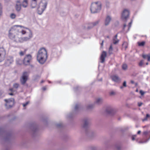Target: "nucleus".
Wrapping results in <instances>:
<instances>
[{"instance_id":"nucleus-1","label":"nucleus","mask_w":150,"mask_h":150,"mask_svg":"<svg viewBox=\"0 0 150 150\" xmlns=\"http://www.w3.org/2000/svg\"><path fill=\"white\" fill-rule=\"evenodd\" d=\"M25 29H28L22 26L15 25L12 26L9 31L8 36L12 40L16 42L27 41L32 37V32L30 30L28 33V36L22 38V35L26 32Z\"/></svg>"},{"instance_id":"nucleus-2","label":"nucleus","mask_w":150,"mask_h":150,"mask_svg":"<svg viewBox=\"0 0 150 150\" xmlns=\"http://www.w3.org/2000/svg\"><path fill=\"white\" fill-rule=\"evenodd\" d=\"M37 60L40 64H44L47 58V52L44 48H40L38 51L37 56Z\"/></svg>"},{"instance_id":"nucleus-3","label":"nucleus","mask_w":150,"mask_h":150,"mask_svg":"<svg viewBox=\"0 0 150 150\" xmlns=\"http://www.w3.org/2000/svg\"><path fill=\"white\" fill-rule=\"evenodd\" d=\"M101 4L99 1L92 3L91 4L90 8L92 13H95L99 12L101 10Z\"/></svg>"},{"instance_id":"nucleus-4","label":"nucleus","mask_w":150,"mask_h":150,"mask_svg":"<svg viewBox=\"0 0 150 150\" xmlns=\"http://www.w3.org/2000/svg\"><path fill=\"white\" fill-rule=\"evenodd\" d=\"M37 12L38 14H41L46 8L47 3L45 1H40L38 2Z\"/></svg>"},{"instance_id":"nucleus-5","label":"nucleus","mask_w":150,"mask_h":150,"mask_svg":"<svg viewBox=\"0 0 150 150\" xmlns=\"http://www.w3.org/2000/svg\"><path fill=\"white\" fill-rule=\"evenodd\" d=\"M6 103L5 106L7 108H9L12 107L14 105V100L13 98H11L8 99L4 100Z\"/></svg>"},{"instance_id":"nucleus-6","label":"nucleus","mask_w":150,"mask_h":150,"mask_svg":"<svg viewBox=\"0 0 150 150\" xmlns=\"http://www.w3.org/2000/svg\"><path fill=\"white\" fill-rule=\"evenodd\" d=\"M32 60V56L30 54H27L25 56L23 59V63L25 65H29L30 64Z\"/></svg>"},{"instance_id":"nucleus-7","label":"nucleus","mask_w":150,"mask_h":150,"mask_svg":"<svg viewBox=\"0 0 150 150\" xmlns=\"http://www.w3.org/2000/svg\"><path fill=\"white\" fill-rule=\"evenodd\" d=\"M6 55V51L3 47H0V62L5 59Z\"/></svg>"},{"instance_id":"nucleus-8","label":"nucleus","mask_w":150,"mask_h":150,"mask_svg":"<svg viewBox=\"0 0 150 150\" xmlns=\"http://www.w3.org/2000/svg\"><path fill=\"white\" fill-rule=\"evenodd\" d=\"M28 74L26 72H24L23 73L22 76L21 78L20 81L22 84H24L27 81L28 77Z\"/></svg>"},{"instance_id":"nucleus-9","label":"nucleus","mask_w":150,"mask_h":150,"mask_svg":"<svg viewBox=\"0 0 150 150\" xmlns=\"http://www.w3.org/2000/svg\"><path fill=\"white\" fill-rule=\"evenodd\" d=\"M129 12L128 10L125 9L122 14V19L126 20L129 16Z\"/></svg>"},{"instance_id":"nucleus-10","label":"nucleus","mask_w":150,"mask_h":150,"mask_svg":"<svg viewBox=\"0 0 150 150\" xmlns=\"http://www.w3.org/2000/svg\"><path fill=\"white\" fill-rule=\"evenodd\" d=\"M107 56V54L106 52L103 51L101 54L100 57V60L101 63H103L105 61V58Z\"/></svg>"},{"instance_id":"nucleus-11","label":"nucleus","mask_w":150,"mask_h":150,"mask_svg":"<svg viewBox=\"0 0 150 150\" xmlns=\"http://www.w3.org/2000/svg\"><path fill=\"white\" fill-rule=\"evenodd\" d=\"M40 1H31V6L32 8H34L36 7L37 5V3L39 2Z\"/></svg>"},{"instance_id":"nucleus-12","label":"nucleus","mask_w":150,"mask_h":150,"mask_svg":"<svg viewBox=\"0 0 150 150\" xmlns=\"http://www.w3.org/2000/svg\"><path fill=\"white\" fill-rule=\"evenodd\" d=\"M21 5L20 4L19 1H18L15 6V8L16 10L18 11H19L21 9Z\"/></svg>"},{"instance_id":"nucleus-13","label":"nucleus","mask_w":150,"mask_h":150,"mask_svg":"<svg viewBox=\"0 0 150 150\" xmlns=\"http://www.w3.org/2000/svg\"><path fill=\"white\" fill-rule=\"evenodd\" d=\"M111 78L112 81L116 82H118L120 80L119 77L117 75L112 76H111Z\"/></svg>"},{"instance_id":"nucleus-14","label":"nucleus","mask_w":150,"mask_h":150,"mask_svg":"<svg viewBox=\"0 0 150 150\" xmlns=\"http://www.w3.org/2000/svg\"><path fill=\"white\" fill-rule=\"evenodd\" d=\"M111 19V18L110 16H107L105 20V25L106 26L108 25Z\"/></svg>"},{"instance_id":"nucleus-15","label":"nucleus","mask_w":150,"mask_h":150,"mask_svg":"<svg viewBox=\"0 0 150 150\" xmlns=\"http://www.w3.org/2000/svg\"><path fill=\"white\" fill-rule=\"evenodd\" d=\"M142 57L144 59H147L148 61H150V54H143Z\"/></svg>"},{"instance_id":"nucleus-16","label":"nucleus","mask_w":150,"mask_h":150,"mask_svg":"<svg viewBox=\"0 0 150 150\" xmlns=\"http://www.w3.org/2000/svg\"><path fill=\"white\" fill-rule=\"evenodd\" d=\"M13 60L12 57H9L7 59L6 62L7 64H11L13 62Z\"/></svg>"},{"instance_id":"nucleus-17","label":"nucleus","mask_w":150,"mask_h":150,"mask_svg":"<svg viewBox=\"0 0 150 150\" xmlns=\"http://www.w3.org/2000/svg\"><path fill=\"white\" fill-rule=\"evenodd\" d=\"M117 34L115 35L114 38L113 39V43L114 44H116L118 43L119 41V40H117Z\"/></svg>"},{"instance_id":"nucleus-18","label":"nucleus","mask_w":150,"mask_h":150,"mask_svg":"<svg viewBox=\"0 0 150 150\" xmlns=\"http://www.w3.org/2000/svg\"><path fill=\"white\" fill-rule=\"evenodd\" d=\"M28 1H23L22 2V5L24 7H25L28 6Z\"/></svg>"},{"instance_id":"nucleus-19","label":"nucleus","mask_w":150,"mask_h":150,"mask_svg":"<svg viewBox=\"0 0 150 150\" xmlns=\"http://www.w3.org/2000/svg\"><path fill=\"white\" fill-rule=\"evenodd\" d=\"M122 46L123 47L125 48V50H126L128 46V43L126 42H124L123 43Z\"/></svg>"},{"instance_id":"nucleus-20","label":"nucleus","mask_w":150,"mask_h":150,"mask_svg":"<svg viewBox=\"0 0 150 150\" xmlns=\"http://www.w3.org/2000/svg\"><path fill=\"white\" fill-rule=\"evenodd\" d=\"M150 117V115L148 114H146V117L142 120V121L144 122V121L147 120L148 118Z\"/></svg>"},{"instance_id":"nucleus-21","label":"nucleus","mask_w":150,"mask_h":150,"mask_svg":"<svg viewBox=\"0 0 150 150\" xmlns=\"http://www.w3.org/2000/svg\"><path fill=\"white\" fill-rule=\"evenodd\" d=\"M122 69L124 70H126L127 68V66L126 64H123L122 66Z\"/></svg>"},{"instance_id":"nucleus-22","label":"nucleus","mask_w":150,"mask_h":150,"mask_svg":"<svg viewBox=\"0 0 150 150\" xmlns=\"http://www.w3.org/2000/svg\"><path fill=\"white\" fill-rule=\"evenodd\" d=\"M138 44L139 46H142L144 45L145 44V42L144 41H142L141 42H138Z\"/></svg>"},{"instance_id":"nucleus-23","label":"nucleus","mask_w":150,"mask_h":150,"mask_svg":"<svg viewBox=\"0 0 150 150\" xmlns=\"http://www.w3.org/2000/svg\"><path fill=\"white\" fill-rule=\"evenodd\" d=\"M19 86V84L18 83H15L13 85V88L17 89L18 88Z\"/></svg>"},{"instance_id":"nucleus-24","label":"nucleus","mask_w":150,"mask_h":150,"mask_svg":"<svg viewBox=\"0 0 150 150\" xmlns=\"http://www.w3.org/2000/svg\"><path fill=\"white\" fill-rule=\"evenodd\" d=\"M113 50V48L112 47V45H111L109 49V53L110 54H112V51Z\"/></svg>"},{"instance_id":"nucleus-25","label":"nucleus","mask_w":150,"mask_h":150,"mask_svg":"<svg viewBox=\"0 0 150 150\" xmlns=\"http://www.w3.org/2000/svg\"><path fill=\"white\" fill-rule=\"evenodd\" d=\"M26 50H25L24 51H21L19 53V54L21 56H23L26 53Z\"/></svg>"},{"instance_id":"nucleus-26","label":"nucleus","mask_w":150,"mask_h":150,"mask_svg":"<svg viewBox=\"0 0 150 150\" xmlns=\"http://www.w3.org/2000/svg\"><path fill=\"white\" fill-rule=\"evenodd\" d=\"M10 17L12 19H14L16 17V15L13 13H11L10 15Z\"/></svg>"},{"instance_id":"nucleus-27","label":"nucleus","mask_w":150,"mask_h":150,"mask_svg":"<svg viewBox=\"0 0 150 150\" xmlns=\"http://www.w3.org/2000/svg\"><path fill=\"white\" fill-rule=\"evenodd\" d=\"M98 23H99L98 21H97L94 23H91V25H92V27H93L94 26H95L97 24H98Z\"/></svg>"},{"instance_id":"nucleus-28","label":"nucleus","mask_w":150,"mask_h":150,"mask_svg":"<svg viewBox=\"0 0 150 150\" xmlns=\"http://www.w3.org/2000/svg\"><path fill=\"white\" fill-rule=\"evenodd\" d=\"M144 63V61L143 60H142L141 61L139 64V66L141 67L142 66Z\"/></svg>"},{"instance_id":"nucleus-29","label":"nucleus","mask_w":150,"mask_h":150,"mask_svg":"<svg viewBox=\"0 0 150 150\" xmlns=\"http://www.w3.org/2000/svg\"><path fill=\"white\" fill-rule=\"evenodd\" d=\"M102 101V99L101 98H98V99L96 101V103H101Z\"/></svg>"},{"instance_id":"nucleus-30","label":"nucleus","mask_w":150,"mask_h":150,"mask_svg":"<svg viewBox=\"0 0 150 150\" xmlns=\"http://www.w3.org/2000/svg\"><path fill=\"white\" fill-rule=\"evenodd\" d=\"M112 110L111 109H110V110L109 111H108V109L106 110V112L108 113H109V114L111 113L112 112Z\"/></svg>"},{"instance_id":"nucleus-31","label":"nucleus","mask_w":150,"mask_h":150,"mask_svg":"<svg viewBox=\"0 0 150 150\" xmlns=\"http://www.w3.org/2000/svg\"><path fill=\"white\" fill-rule=\"evenodd\" d=\"M88 122L87 120H86L85 121L84 124L83 125V127H85L86 126L88 125Z\"/></svg>"},{"instance_id":"nucleus-32","label":"nucleus","mask_w":150,"mask_h":150,"mask_svg":"<svg viewBox=\"0 0 150 150\" xmlns=\"http://www.w3.org/2000/svg\"><path fill=\"white\" fill-rule=\"evenodd\" d=\"M132 23V21H131L128 24V26H129V28L131 27V25Z\"/></svg>"},{"instance_id":"nucleus-33","label":"nucleus","mask_w":150,"mask_h":150,"mask_svg":"<svg viewBox=\"0 0 150 150\" xmlns=\"http://www.w3.org/2000/svg\"><path fill=\"white\" fill-rule=\"evenodd\" d=\"M140 93L141 95L143 96L144 95V93L142 90L140 91Z\"/></svg>"},{"instance_id":"nucleus-34","label":"nucleus","mask_w":150,"mask_h":150,"mask_svg":"<svg viewBox=\"0 0 150 150\" xmlns=\"http://www.w3.org/2000/svg\"><path fill=\"white\" fill-rule=\"evenodd\" d=\"M2 8L0 7V16L2 14Z\"/></svg>"},{"instance_id":"nucleus-35","label":"nucleus","mask_w":150,"mask_h":150,"mask_svg":"<svg viewBox=\"0 0 150 150\" xmlns=\"http://www.w3.org/2000/svg\"><path fill=\"white\" fill-rule=\"evenodd\" d=\"M115 92L113 91H112L110 93V95H115Z\"/></svg>"},{"instance_id":"nucleus-36","label":"nucleus","mask_w":150,"mask_h":150,"mask_svg":"<svg viewBox=\"0 0 150 150\" xmlns=\"http://www.w3.org/2000/svg\"><path fill=\"white\" fill-rule=\"evenodd\" d=\"M28 103H29V102H26L25 103L23 104V107H25L28 104Z\"/></svg>"},{"instance_id":"nucleus-37","label":"nucleus","mask_w":150,"mask_h":150,"mask_svg":"<svg viewBox=\"0 0 150 150\" xmlns=\"http://www.w3.org/2000/svg\"><path fill=\"white\" fill-rule=\"evenodd\" d=\"M142 103H141V102H139L138 103V106H139V107H140V106H141L142 105Z\"/></svg>"},{"instance_id":"nucleus-38","label":"nucleus","mask_w":150,"mask_h":150,"mask_svg":"<svg viewBox=\"0 0 150 150\" xmlns=\"http://www.w3.org/2000/svg\"><path fill=\"white\" fill-rule=\"evenodd\" d=\"M123 86H124L125 87L126 86V82L125 81H124L123 83Z\"/></svg>"},{"instance_id":"nucleus-39","label":"nucleus","mask_w":150,"mask_h":150,"mask_svg":"<svg viewBox=\"0 0 150 150\" xmlns=\"http://www.w3.org/2000/svg\"><path fill=\"white\" fill-rule=\"evenodd\" d=\"M135 137H136V135L133 136L132 137V140H134Z\"/></svg>"},{"instance_id":"nucleus-40","label":"nucleus","mask_w":150,"mask_h":150,"mask_svg":"<svg viewBox=\"0 0 150 150\" xmlns=\"http://www.w3.org/2000/svg\"><path fill=\"white\" fill-rule=\"evenodd\" d=\"M78 107H79V105H76L75 106V109H77L78 108Z\"/></svg>"},{"instance_id":"nucleus-41","label":"nucleus","mask_w":150,"mask_h":150,"mask_svg":"<svg viewBox=\"0 0 150 150\" xmlns=\"http://www.w3.org/2000/svg\"><path fill=\"white\" fill-rule=\"evenodd\" d=\"M147 134L148 132L147 131H145L143 133V134L144 135H146Z\"/></svg>"},{"instance_id":"nucleus-42","label":"nucleus","mask_w":150,"mask_h":150,"mask_svg":"<svg viewBox=\"0 0 150 150\" xmlns=\"http://www.w3.org/2000/svg\"><path fill=\"white\" fill-rule=\"evenodd\" d=\"M42 90L44 91L46 90V88L45 87H43L42 88Z\"/></svg>"},{"instance_id":"nucleus-43","label":"nucleus","mask_w":150,"mask_h":150,"mask_svg":"<svg viewBox=\"0 0 150 150\" xmlns=\"http://www.w3.org/2000/svg\"><path fill=\"white\" fill-rule=\"evenodd\" d=\"M141 132V131L140 130H139L137 132V134H140Z\"/></svg>"},{"instance_id":"nucleus-44","label":"nucleus","mask_w":150,"mask_h":150,"mask_svg":"<svg viewBox=\"0 0 150 150\" xmlns=\"http://www.w3.org/2000/svg\"><path fill=\"white\" fill-rule=\"evenodd\" d=\"M9 95H13V94L12 93H9Z\"/></svg>"},{"instance_id":"nucleus-45","label":"nucleus","mask_w":150,"mask_h":150,"mask_svg":"<svg viewBox=\"0 0 150 150\" xmlns=\"http://www.w3.org/2000/svg\"><path fill=\"white\" fill-rule=\"evenodd\" d=\"M9 90L11 91H13V88H11Z\"/></svg>"},{"instance_id":"nucleus-46","label":"nucleus","mask_w":150,"mask_h":150,"mask_svg":"<svg viewBox=\"0 0 150 150\" xmlns=\"http://www.w3.org/2000/svg\"><path fill=\"white\" fill-rule=\"evenodd\" d=\"M131 82L132 83H134V81H131Z\"/></svg>"},{"instance_id":"nucleus-47","label":"nucleus","mask_w":150,"mask_h":150,"mask_svg":"<svg viewBox=\"0 0 150 150\" xmlns=\"http://www.w3.org/2000/svg\"><path fill=\"white\" fill-rule=\"evenodd\" d=\"M147 127V126H146V125H145V126H143V127H143V128H145V127Z\"/></svg>"},{"instance_id":"nucleus-48","label":"nucleus","mask_w":150,"mask_h":150,"mask_svg":"<svg viewBox=\"0 0 150 150\" xmlns=\"http://www.w3.org/2000/svg\"><path fill=\"white\" fill-rule=\"evenodd\" d=\"M103 41L102 42L101 44V46H102L103 45Z\"/></svg>"},{"instance_id":"nucleus-49","label":"nucleus","mask_w":150,"mask_h":150,"mask_svg":"<svg viewBox=\"0 0 150 150\" xmlns=\"http://www.w3.org/2000/svg\"><path fill=\"white\" fill-rule=\"evenodd\" d=\"M126 24H124V28L126 26Z\"/></svg>"},{"instance_id":"nucleus-50","label":"nucleus","mask_w":150,"mask_h":150,"mask_svg":"<svg viewBox=\"0 0 150 150\" xmlns=\"http://www.w3.org/2000/svg\"><path fill=\"white\" fill-rule=\"evenodd\" d=\"M18 61H17V63L18 64H19V63H18Z\"/></svg>"},{"instance_id":"nucleus-51","label":"nucleus","mask_w":150,"mask_h":150,"mask_svg":"<svg viewBox=\"0 0 150 150\" xmlns=\"http://www.w3.org/2000/svg\"><path fill=\"white\" fill-rule=\"evenodd\" d=\"M44 82V81H43V80H42L41 81V83H42L43 82Z\"/></svg>"},{"instance_id":"nucleus-52","label":"nucleus","mask_w":150,"mask_h":150,"mask_svg":"<svg viewBox=\"0 0 150 150\" xmlns=\"http://www.w3.org/2000/svg\"><path fill=\"white\" fill-rule=\"evenodd\" d=\"M146 64L147 65H148V62L146 63Z\"/></svg>"},{"instance_id":"nucleus-53","label":"nucleus","mask_w":150,"mask_h":150,"mask_svg":"<svg viewBox=\"0 0 150 150\" xmlns=\"http://www.w3.org/2000/svg\"><path fill=\"white\" fill-rule=\"evenodd\" d=\"M123 88V87H122V86H121V87H120V88Z\"/></svg>"},{"instance_id":"nucleus-54","label":"nucleus","mask_w":150,"mask_h":150,"mask_svg":"<svg viewBox=\"0 0 150 150\" xmlns=\"http://www.w3.org/2000/svg\"><path fill=\"white\" fill-rule=\"evenodd\" d=\"M90 28L89 27H88V29H89Z\"/></svg>"},{"instance_id":"nucleus-55","label":"nucleus","mask_w":150,"mask_h":150,"mask_svg":"<svg viewBox=\"0 0 150 150\" xmlns=\"http://www.w3.org/2000/svg\"><path fill=\"white\" fill-rule=\"evenodd\" d=\"M91 108V107L89 106L88 108Z\"/></svg>"}]
</instances>
